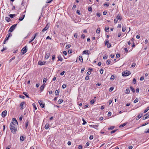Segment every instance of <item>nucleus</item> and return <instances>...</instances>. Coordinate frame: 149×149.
<instances>
[{
    "mask_svg": "<svg viewBox=\"0 0 149 149\" xmlns=\"http://www.w3.org/2000/svg\"><path fill=\"white\" fill-rule=\"evenodd\" d=\"M130 93V90L129 88H127L126 89L125 91V93L127 94H128Z\"/></svg>",
    "mask_w": 149,
    "mask_h": 149,
    "instance_id": "cd10ccee",
    "label": "nucleus"
},
{
    "mask_svg": "<svg viewBox=\"0 0 149 149\" xmlns=\"http://www.w3.org/2000/svg\"><path fill=\"white\" fill-rule=\"evenodd\" d=\"M50 53H47L46 54L45 58L46 59H47L50 56Z\"/></svg>",
    "mask_w": 149,
    "mask_h": 149,
    "instance_id": "4468645a",
    "label": "nucleus"
},
{
    "mask_svg": "<svg viewBox=\"0 0 149 149\" xmlns=\"http://www.w3.org/2000/svg\"><path fill=\"white\" fill-rule=\"evenodd\" d=\"M95 102V100H91L90 102L92 104H93Z\"/></svg>",
    "mask_w": 149,
    "mask_h": 149,
    "instance_id": "774afa93",
    "label": "nucleus"
},
{
    "mask_svg": "<svg viewBox=\"0 0 149 149\" xmlns=\"http://www.w3.org/2000/svg\"><path fill=\"white\" fill-rule=\"evenodd\" d=\"M109 42V41L108 40H106L105 45H106L107 44H108L107 45V47L109 48L111 47V45L110 43H108Z\"/></svg>",
    "mask_w": 149,
    "mask_h": 149,
    "instance_id": "1a4fd4ad",
    "label": "nucleus"
},
{
    "mask_svg": "<svg viewBox=\"0 0 149 149\" xmlns=\"http://www.w3.org/2000/svg\"><path fill=\"white\" fill-rule=\"evenodd\" d=\"M37 34L36 33L34 36L32 37V39L29 42V43H31V42H32L35 38Z\"/></svg>",
    "mask_w": 149,
    "mask_h": 149,
    "instance_id": "dca6fc26",
    "label": "nucleus"
},
{
    "mask_svg": "<svg viewBox=\"0 0 149 149\" xmlns=\"http://www.w3.org/2000/svg\"><path fill=\"white\" fill-rule=\"evenodd\" d=\"M91 74V72L90 71H88L86 74L87 76H88V75H90Z\"/></svg>",
    "mask_w": 149,
    "mask_h": 149,
    "instance_id": "69168bd1",
    "label": "nucleus"
},
{
    "mask_svg": "<svg viewBox=\"0 0 149 149\" xmlns=\"http://www.w3.org/2000/svg\"><path fill=\"white\" fill-rule=\"evenodd\" d=\"M82 120L83 121V123H82L83 125H84L86 123V122L83 118H82Z\"/></svg>",
    "mask_w": 149,
    "mask_h": 149,
    "instance_id": "4c0bfd02",
    "label": "nucleus"
},
{
    "mask_svg": "<svg viewBox=\"0 0 149 149\" xmlns=\"http://www.w3.org/2000/svg\"><path fill=\"white\" fill-rule=\"evenodd\" d=\"M45 87V85L44 84H43L40 87V91H42L44 88V87Z\"/></svg>",
    "mask_w": 149,
    "mask_h": 149,
    "instance_id": "f3484780",
    "label": "nucleus"
},
{
    "mask_svg": "<svg viewBox=\"0 0 149 149\" xmlns=\"http://www.w3.org/2000/svg\"><path fill=\"white\" fill-rule=\"evenodd\" d=\"M114 88L113 87H111L109 89V91L110 92L112 91L113 89Z\"/></svg>",
    "mask_w": 149,
    "mask_h": 149,
    "instance_id": "a18cd8bd",
    "label": "nucleus"
},
{
    "mask_svg": "<svg viewBox=\"0 0 149 149\" xmlns=\"http://www.w3.org/2000/svg\"><path fill=\"white\" fill-rule=\"evenodd\" d=\"M15 58V56L11 58L9 60V62L10 63L12 60H14Z\"/></svg>",
    "mask_w": 149,
    "mask_h": 149,
    "instance_id": "37998d69",
    "label": "nucleus"
},
{
    "mask_svg": "<svg viewBox=\"0 0 149 149\" xmlns=\"http://www.w3.org/2000/svg\"><path fill=\"white\" fill-rule=\"evenodd\" d=\"M115 77L114 76V75H112L111 76V78H110V80L112 81L115 78Z\"/></svg>",
    "mask_w": 149,
    "mask_h": 149,
    "instance_id": "5701e85b",
    "label": "nucleus"
},
{
    "mask_svg": "<svg viewBox=\"0 0 149 149\" xmlns=\"http://www.w3.org/2000/svg\"><path fill=\"white\" fill-rule=\"evenodd\" d=\"M148 110H149V107H148L143 112L144 113H146L147 112Z\"/></svg>",
    "mask_w": 149,
    "mask_h": 149,
    "instance_id": "2f4dec72",
    "label": "nucleus"
},
{
    "mask_svg": "<svg viewBox=\"0 0 149 149\" xmlns=\"http://www.w3.org/2000/svg\"><path fill=\"white\" fill-rule=\"evenodd\" d=\"M109 3H105L104 4V6H107V7H108L109 5Z\"/></svg>",
    "mask_w": 149,
    "mask_h": 149,
    "instance_id": "f704fd0d",
    "label": "nucleus"
},
{
    "mask_svg": "<svg viewBox=\"0 0 149 149\" xmlns=\"http://www.w3.org/2000/svg\"><path fill=\"white\" fill-rule=\"evenodd\" d=\"M79 60L81 61L82 62H83V58H82V56H79Z\"/></svg>",
    "mask_w": 149,
    "mask_h": 149,
    "instance_id": "b1692460",
    "label": "nucleus"
},
{
    "mask_svg": "<svg viewBox=\"0 0 149 149\" xmlns=\"http://www.w3.org/2000/svg\"><path fill=\"white\" fill-rule=\"evenodd\" d=\"M47 81V78H45L43 79V82L44 83L46 82Z\"/></svg>",
    "mask_w": 149,
    "mask_h": 149,
    "instance_id": "6e6d98bb",
    "label": "nucleus"
},
{
    "mask_svg": "<svg viewBox=\"0 0 149 149\" xmlns=\"http://www.w3.org/2000/svg\"><path fill=\"white\" fill-rule=\"evenodd\" d=\"M130 88L133 93H134L135 92V89L132 86H130Z\"/></svg>",
    "mask_w": 149,
    "mask_h": 149,
    "instance_id": "c85d7f7f",
    "label": "nucleus"
},
{
    "mask_svg": "<svg viewBox=\"0 0 149 149\" xmlns=\"http://www.w3.org/2000/svg\"><path fill=\"white\" fill-rule=\"evenodd\" d=\"M76 13L78 15H79L81 14L80 11L79 10H78L76 11Z\"/></svg>",
    "mask_w": 149,
    "mask_h": 149,
    "instance_id": "09e8293b",
    "label": "nucleus"
},
{
    "mask_svg": "<svg viewBox=\"0 0 149 149\" xmlns=\"http://www.w3.org/2000/svg\"><path fill=\"white\" fill-rule=\"evenodd\" d=\"M90 126L91 127H93L95 129H97V128L98 127V125H90Z\"/></svg>",
    "mask_w": 149,
    "mask_h": 149,
    "instance_id": "4be33fe9",
    "label": "nucleus"
},
{
    "mask_svg": "<svg viewBox=\"0 0 149 149\" xmlns=\"http://www.w3.org/2000/svg\"><path fill=\"white\" fill-rule=\"evenodd\" d=\"M100 72L101 74H102L103 72V70L102 69H100Z\"/></svg>",
    "mask_w": 149,
    "mask_h": 149,
    "instance_id": "8fccbe9b",
    "label": "nucleus"
},
{
    "mask_svg": "<svg viewBox=\"0 0 149 149\" xmlns=\"http://www.w3.org/2000/svg\"><path fill=\"white\" fill-rule=\"evenodd\" d=\"M46 62L44 61L42 62L40 61H39L38 62V64L40 65H44L45 64Z\"/></svg>",
    "mask_w": 149,
    "mask_h": 149,
    "instance_id": "ddd939ff",
    "label": "nucleus"
},
{
    "mask_svg": "<svg viewBox=\"0 0 149 149\" xmlns=\"http://www.w3.org/2000/svg\"><path fill=\"white\" fill-rule=\"evenodd\" d=\"M117 130H113L111 131V133L112 134L115 132Z\"/></svg>",
    "mask_w": 149,
    "mask_h": 149,
    "instance_id": "680f3d73",
    "label": "nucleus"
},
{
    "mask_svg": "<svg viewBox=\"0 0 149 149\" xmlns=\"http://www.w3.org/2000/svg\"><path fill=\"white\" fill-rule=\"evenodd\" d=\"M39 104L40 105V106L42 108H44L45 107V103L43 102V101L42 100H39L38 101Z\"/></svg>",
    "mask_w": 149,
    "mask_h": 149,
    "instance_id": "0eeeda50",
    "label": "nucleus"
},
{
    "mask_svg": "<svg viewBox=\"0 0 149 149\" xmlns=\"http://www.w3.org/2000/svg\"><path fill=\"white\" fill-rule=\"evenodd\" d=\"M11 123H12L14 125L17 126L18 125V122L15 118H13L12 121Z\"/></svg>",
    "mask_w": 149,
    "mask_h": 149,
    "instance_id": "39448f33",
    "label": "nucleus"
},
{
    "mask_svg": "<svg viewBox=\"0 0 149 149\" xmlns=\"http://www.w3.org/2000/svg\"><path fill=\"white\" fill-rule=\"evenodd\" d=\"M59 91L58 90H56L55 91V94L56 95H59Z\"/></svg>",
    "mask_w": 149,
    "mask_h": 149,
    "instance_id": "393cba45",
    "label": "nucleus"
},
{
    "mask_svg": "<svg viewBox=\"0 0 149 149\" xmlns=\"http://www.w3.org/2000/svg\"><path fill=\"white\" fill-rule=\"evenodd\" d=\"M81 38L83 39H84L85 38V35L84 34H82L81 36Z\"/></svg>",
    "mask_w": 149,
    "mask_h": 149,
    "instance_id": "bf43d9fd",
    "label": "nucleus"
},
{
    "mask_svg": "<svg viewBox=\"0 0 149 149\" xmlns=\"http://www.w3.org/2000/svg\"><path fill=\"white\" fill-rule=\"evenodd\" d=\"M121 27V24H118V26H117V28H120Z\"/></svg>",
    "mask_w": 149,
    "mask_h": 149,
    "instance_id": "338daca9",
    "label": "nucleus"
},
{
    "mask_svg": "<svg viewBox=\"0 0 149 149\" xmlns=\"http://www.w3.org/2000/svg\"><path fill=\"white\" fill-rule=\"evenodd\" d=\"M5 19L8 22H9L10 21V19L8 17H5Z\"/></svg>",
    "mask_w": 149,
    "mask_h": 149,
    "instance_id": "a211bd4d",
    "label": "nucleus"
},
{
    "mask_svg": "<svg viewBox=\"0 0 149 149\" xmlns=\"http://www.w3.org/2000/svg\"><path fill=\"white\" fill-rule=\"evenodd\" d=\"M92 8L91 7H89L88 8V10L89 12H91L92 11Z\"/></svg>",
    "mask_w": 149,
    "mask_h": 149,
    "instance_id": "ea45409f",
    "label": "nucleus"
},
{
    "mask_svg": "<svg viewBox=\"0 0 149 149\" xmlns=\"http://www.w3.org/2000/svg\"><path fill=\"white\" fill-rule=\"evenodd\" d=\"M32 105L33 107L35 109V110H36L37 109V108L35 104L33 103Z\"/></svg>",
    "mask_w": 149,
    "mask_h": 149,
    "instance_id": "a19ab883",
    "label": "nucleus"
},
{
    "mask_svg": "<svg viewBox=\"0 0 149 149\" xmlns=\"http://www.w3.org/2000/svg\"><path fill=\"white\" fill-rule=\"evenodd\" d=\"M58 61H62L63 60V58L61 56V55H59L58 56Z\"/></svg>",
    "mask_w": 149,
    "mask_h": 149,
    "instance_id": "2eb2a0df",
    "label": "nucleus"
},
{
    "mask_svg": "<svg viewBox=\"0 0 149 149\" xmlns=\"http://www.w3.org/2000/svg\"><path fill=\"white\" fill-rule=\"evenodd\" d=\"M19 97L24 99V98L25 97L23 95H20L19 96Z\"/></svg>",
    "mask_w": 149,
    "mask_h": 149,
    "instance_id": "4d7b16f0",
    "label": "nucleus"
},
{
    "mask_svg": "<svg viewBox=\"0 0 149 149\" xmlns=\"http://www.w3.org/2000/svg\"><path fill=\"white\" fill-rule=\"evenodd\" d=\"M116 19H118L120 21L122 19V17L120 15H118L116 17Z\"/></svg>",
    "mask_w": 149,
    "mask_h": 149,
    "instance_id": "6ab92c4d",
    "label": "nucleus"
},
{
    "mask_svg": "<svg viewBox=\"0 0 149 149\" xmlns=\"http://www.w3.org/2000/svg\"><path fill=\"white\" fill-rule=\"evenodd\" d=\"M139 101L138 99L136 98L135 99V100L134 101V102L135 103H136L138 102Z\"/></svg>",
    "mask_w": 149,
    "mask_h": 149,
    "instance_id": "79ce46f5",
    "label": "nucleus"
},
{
    "mask_svg": "<svg viewBox=\"0 0 149 149\" xmlns=\"http://www.w3.org/2000/svg\"><path fill=\"white\" fill-rule=\"evenodd\" d=\"M53 0H47L46 2L47 3H50Z\"/></svg>",
    "mask_w": 149,
    "mask_h": 149,
    "instance_id": "5fc2aeb1",
    "label": "nucleus"
},
{
    "mask_svg": "<svg viewBox=\"0 0 149 149\" xmlns=\"http://www.w3.org/2000/svg\"><path fill=\"white\" fill-rule=\"evenodd\" d=\"M23 93L24 95H25L26 97H28V95H27V93L26 92H24Z\"/></svg>",
    "mask_w": 149,
    "mask_h": 149,
    "instance_id": "c03bdc74",
    "label": "nucleus"
},
{
    "mask_svg": "<svg viewBox=\"0 0 149 149\" xmlns=\"http://www.w3.org/2000/svg\"><path fill=\"white\" fill-rule=\"evenodd\" d=\"M10 129L13 133L15 134L16 133L17 131V126L14 125L12 123H10Z\"/></svg>",
    "mask_w": 149,
    "mask_h": 149,
    "instance_id": "f257e3e1",
    "label": "nucleus"
},
{
    "mask_svg": "<svg viewBox=\"0 0 149 149\" xmlns=\"http://www.w3.org/2000/svg\"><path fill=\"white\" fill-rule=\"evenodd\" d=\"M131 72L129 71H125L123 72L122 73V75L123 76H127L130 75L131 74Z\"/></svg>",
    "mask_w": 149,
    "mask_h": 149,
    "instance_id": "f03ea898",
    "label": "nucleus"
},
{
    "mask_svg": "<svg viewBox=\"0 0 149 149\" xmlns=\"http://www.w3.org/2000/svg\"><path fill=\"white\" fill-rule=\"evenodd\" d=\"M142 115H143L142 113L141 114V115L140 114H139V115L136 118V120H138L140 118L142 117Z\"/></svg>",
    "mask_w": 149,
    "mask_h": 149,
    "instance_id": "412c9836",
    "label": "nucleus"
},
{
    "mask_svg": "<svg viewBox=\"0 0 149 149\" xmlns=\"http://www.w3.org/2000/svg\"><path fill=\"white\" fill-rule=\"evenodd\" d=\"M145 116L144 117H143V120H145L146 119L149 118V112L147 113H146L145 115H144V116Z\"/></svg>",
    "mask_w": 149,
    "mask_h": 149,
    "instance_id": "f8f14e48",
    "label": "nucleus"
},
{
    "mask_svg": "<svg viewBox=\"0 0 149 149\" xmlns=\"http://www.w3.org/2000/svg\"><path fill=\"white\" fill-rule=\"evenodd\" d=\"M74 37L75 38H77V33H75L74 34Z\"/></svg>",
    "mask_w": 149,
    "mask_h": 149,
    "instance_id": "0e129e2a",
    "label": "nucleus"
},
{
    "mask_svg": "<svg viewBox=\"0 0 149 149\" xmlns=\"http://www.w3.org/2000/svg\"><path fill=\"white\" fill-rule=\"evenodd\" d=\"M27 47V46H25L22 49L21 52V55H22L26 53V52L27 51V49L26 48Z\"/></svg>",
    "mask_w": 149,
    "mask_h": 149,
    "instance_id": "7ed1b4c3",
    "label": "nucleus"
},
{
    "mask_svg": "<svg viewBox=\"0 0 149 149\" xmlns=\"http://www.w3.org/2000/svg\"><path fill=\"white\" fill-rule=\"evenodd\" d=\"M17 25V24H14L11 26L9 30V32H12L15 29V28Z\"/></svg>",
    "mask_w": 149,
    "mask_h": 149,
    "instance_id": "20e7f679",
    "label": "nucleus"
},
{
    "mask_svg": "<svg viewBox=\"0 0 149 149\" xmlns=\"http://www.w3.org/2000/svg\"><path fill=\"white\" fill-rule=\"evenodd\" d=\"M93 135H91L90 136L89 139L90 140H92L93 139Z\"/></svg>",
    "mask_w": 149,
    "mask_h": 149,
    "instance_id": "13d9d810",
    "label": "nucleus"
},
{
    "mask_svg": "<svg viewBox=\"0 0 149 149\" xmlns=\"http://www.w3.org/2000/svg\"><path fill=\"white\" fill-rule=\"evenodd\" d=\"M16 14H10L9 15V16L11 18H13L14 17H15L16 16Z\"/></svg>",
    "mask_w": 149,
    "mask_h": 149,
    "instance_id": "bb28decb",
    "label": "nucleus"
},
{
    "mask_svg": "<svg viewBox=\"0 0 149 149\" xmlns=\"http://www.w3.org/2000/svg\"><path fill=\"white\" fill-rule=\"evenodd\" d=\"M66 87V86L65 84H63L62 86V87L63 88H64Z\"/></svg>",
    "mask_w": 149,
    "mask_h": 149,
    "instance_id": "e2e57ef3",
    "label": "nucleus"
},
{
    "mask_svg": "<svg viewBox=\"0 0 149 149\" xmlns=\"http://www.w3.org/2000/svg\"><path fill=\"white\" fill-rule=\"evenodd\" d=\"M50 25L49 23H48L46 25L45 27L42 30V32H44L47 30L49 27Z\"/></svg>",
    "mask_w": 149,
    "mask_h": 149,
    "instance_id": "423d86ee",
    "label": "nucleus"
},
{
    "mask_svg": "<svg viewBox=\"0 0 149 149\" xmlns=\"http://www.w3.org/2000/svg\"><path fill=\"white\" fill-rule=\"evenodd\" d=\"M70 46L71 45L70 44H68L66 45L65 48L66 49H68L70 47Z\"/></svg>",
    "mask_w": 149,
    "mask_h": 149,
    "instance_id": "473e14b6",
    "label": "nucleus"
},
{
    "mask_svg": "<svg viewBox=\"0 0 149 149\" xmlns=\"http://www.w3.org/2000/svg\"><path fill=\"white\" fill-rule=\"evenodd\" d=\"M136 80L135 78H134L133 80L132 83H134V84H136Z\"/></svg>",
    "mask_w": 149,
    "mask_h": 149,
    "instance_id": "3c124183",
    "label": "nucleus"
},
{
    "mask_svg": "<svg viewBox=\"0 0 149 149\" xmlns=\"http://www.w3.org/2000/svg\"><path fill=\"white\" fill-rule=\"evenodd\" d=\"M24 16L25 15H24L23 14L20 15V16L19 19V20L20 21H22L24 17Z\"/></svg>",
    "mask_w": 149,
    "mask_h": 149,
    "instance_id": "9d476101",
    "label": "nucleus"
},
{
    "mask_svg": "<svg viewBox=\"0 0 149 149\" xmlns=\"http://www.w3.org/2000/svg\"><path fill=\"white\" fill-rule=\"evenodd\" d=\"M126 30V27L123 26L122 27V31H123V32H125Z\"/></svg>",
    "mask_w": 149,
    "mask_h": 149,
    "instance_id": "c756f323",
    "label": "nucleus"
},
{
    "mask_svg": "<svg viewBox=\"0 0 149 149\" xmlns=\"http://www.w3.org/2000/svg\"><path fill=\"white\" fill-rule=\"evenodd\" d=\"M7 111L6 110H5L3 111L2 113L1 114V116L2 117L4 118L6 116V115L7 114Z\"/></svg>",
    "mask_w": 149,
    "mask_h": 149,
    "instance_id": "9b49d317",
    "label": "nucleus"
},
{
    "mask_svg": "<svg viewBox=\"0 0 149 149\" xmlns=\"http://www.w3.org/2000/svg\"><path fill=\"white\" fill-rule=\"evenodd\" d=\"M114 127H115L114 126H111L110 128H108V129L109 130H112L114 128Z\"/></svg>",
    "mask_w": 149,
    "mask_h": 149,
    "instance_id": "de8ad7c7",
    "label": "nucleus"
},
{
    "mask_svg": "<svg viewBox=\"0 0 149 149\" xmlns=\"http://www.w3.org/2000/svg\"><path fill=\"white\" fill-rule=\"evenodd\" d=\"M63 102V100L62 99H59L58 102V103L59 104H61Z\"/></svg>",
    "mask_w": 149,
    "mask_h": 149,
    "instance_id": "72a5a7b5",
    "label": "nucleus"
},
{
    "mask_svg": "<svg viewBox=\"0 0 149 149\" xmlns=\"http://www.w3.org/2000/svg\"><path fill=\"white\" fill-rule=\"evenodd\" d=\"M49 127V124L46 123L45 126V128L46 129H48Z\"/></svg>",
    "mask_w": 149,
    "mask_h": 149,
    "instance_id": "aec40b11",
    "label": "nucleus"
},
{
    "mask_svg": "<svg viewBox=\"0 0 149 149\" xmlns=\"http://www.w3.org/2000/svg\"><path fill=\"white\" fill-rule=\"evenodd\" d=\"M111 61L110 60H107V61L106 63L107 65H109Z\"/></svg>",
    "mask_w": 149,
    "mask_h": 149,
    "instance_id": "c9c22d12",
    "label": "nucleus"
},
{
    "mask_svg": "<svg viewBox=\"0 0 149 149\" xmlns=\"http://www.w3.org/2000/svg\"><path fill=\"white\" fill-rule=\"evenodd\" d=\"M85 79L86 80H88L89 79V77L88 76H87L86 77Z\"/></svg>",
    "mask_w": 149,
    "mask_h": 149,
    "instance_id": "052dcab7",
    "label": "nucleus"
},
{
    "mask_svg": "<svg viewBox=\"0 0 149 149\" xmlns=\"http://www.w3.org/2000/svg\"><path fill=\"white\" fill-rule=\"evenodd\" d=\"M55 58V55H53L52 57V61H54Z\"/></svg>",
    "mask_w": 149,
    "mask_h": 149,
    "instance_id": "603ef678",
    "label": "nucleus"
},
{
    "mask_svg": "<svg viewBox=\"0 0 149 149\" xmlns=\"http://www.w3.org/2000/svg\"><path fill=\"white\" fill-rule=\"evenodd\" d=\"M136 65V63H133L132 65L131 66V68H134Z\"/></svg>",
    "mask_w": 149,
    "mask_h": 149,
    "instance_id": "e433bc0d",
    "label": "nucleus"
},
{
    "mask_svg": "<svg viewBox=\"0 0 149 149\" xmlns=\"http://www.w3.org/2000/svg\"><path fill=\"white\" fill-rule=\"evenodd\" d=\"M100 28H98L96 30V33H100Z\"/></svg>",
    "mask_w": 149,
    "mask_h": 149,
    "instance_id": "58836bf2",
    "label": "nucleus"
},
{
    "mask_svg": "<svg viewBox=\"0 0 149 149\" xmlns=\"http://www.w3.org/2000/svg\"><path fill=\"white\" fill-rule=\"evenodd\" d=\"M127 124V123H124L123 124H121L119 126V127L120 128L124 126H125Z\"/></svg>",
    "mask_w": 149,
    "mask_h": 149,
    "instance_id": "a878e982",
    "label": "nucleus"
},
{
    "mask_svg": "<svg viewBox=\"0 0 149 149\" xmlns=\"http://www.w3.org/2000/svg\"><path fill=\"white\" fill-rule=\"evenodd\" d=\"M88 50H84L83 51V53L84 54H88L89 55V53H88Z\"/></svg>",
    "mask_w": 149,
    "mask_h": 149,
    "instance_id": "7c9ffc66",
    "label": "nucleus"
},
{
    "mask_svg": "<svg viewBox=\"0 0 149 149\" xmlns=\"http://www.w3.org/2000/svg\"><path fill=\"white\" fill-rule=\"evenodd\" d=\"M20 140L23 141L24 140V137L23 136H21L20 138Z\"/></svg>",
    "mask_w": 149,
    "mask_h": 149,
    "instance_id": "49530a36",
    "label": "nucleus"
},
{
    "mask_svg": "<svg viewBox=\"0 0 149 149\" xmlns=\"http://www.w3.org/2000/svg\"><path fill=\"white\" fill-rule=\"evenodd\" d=\"M26 103L25 102H22L20 105V108L22 109H23L25 107Z\"/></svg>",
    "mask_w": 149,
    "mask_h": 149,
    "instance_id": "6e6552de",
    "label": "nucleus"
},
{
    "mask_svg": "<svg viewBox=\"0 0 149 149\" xmlns=\"http://www.w3.org/2000/svg\"><path fill=\"white\" fill-rule=\"evenodd\" d=\"M7 49V48L6 47H3L2 50H1V52H3L4 51L6 50Z\"/></svg>",
    "mask_w": 149,
    "mask_h": 149,
    "instance_id": "864d4df0",
    "label": "nucleus"
}]
</instances>
